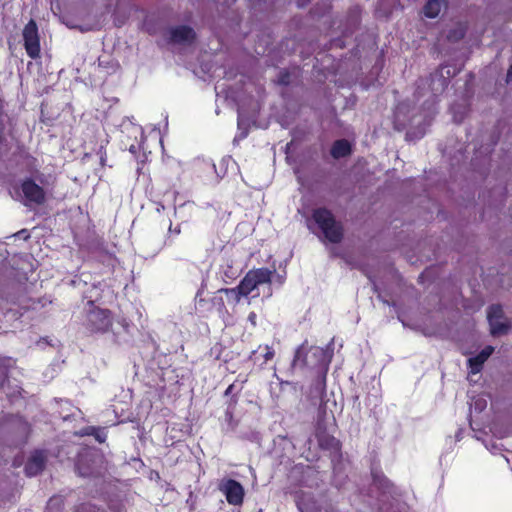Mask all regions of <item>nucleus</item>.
Segmentation results:
<instances>
[{"instance_id":"obj_12","label":"nucleus","mask_w":512,"mask_h":512,"mask_svg":"<svg viewBox=\"0 0 512 512\" xmlns=\"http://www.w3.org/2000/svg\"><path fill=\"white\" fill-rule=\"evenodd\" d=\"M372 484L383 494L393 495L396 493L395 485L377 468L371 469Z\"/></svg>"},{"instance_id":"obj_30","label":"nucleus","mask_w":512,"mask_h":512,"mask_svg":"<svg viewBox=\"0 0 512 512\" xmlns=\"http://www.w3.org/2000/svg\"><path fill=\"white\" fill-rule=\"evenodd\" d=\"M505 81H506L507 84L512 81V63L510 64V66H509V68L507 70Z\"/></svg>"},{"instance_id":"obj_10","label":"nucleus","mask_w":512,"mask_h":512,"mask_svg":"<svg viewBox=\"0 0 512 512\" xmlns=\"http://www.w3.org/2000/svg\"><path fill=\"white\" fill-rule=\"evenodd\" d=\"M329 458L332 465V482L337 487H341L348 480L347 468L349 461L344 459L342 451Z\"/></svg>"},{"instance_id":"obj_27","label":"nucleus","mask_w":512,"mask_h":512,"mask_svg":"<svg viewBox=\"0 0 512 512\" xmlns=\"http://www.w3.org/2000/svg\"><path fill=\"white\" fill-rule=\"evenodd\" d=\"M280 85H289L290 84V74L288 71L283 70L278 75V81Z\"/></svg>"},{"instance_id":"obj_19","label":"nucleus","mask_w":512,"mask_h":512,"mask_svg":"<svg viewBox=\"0 0 512 512\" xmlns=\"http://www.w3.org/2000/svg\"><path fill=\"white\" fill-rule=\"evenodd\" d=\"M467 30V22H457L452 28L448 30L446 39L450 43H457L465 37Z\"/></svg>"},{"instance_id":"obj_7","label":"nucleus","mask_w":512,"mask_h":512,"mask_svg":"<svg viewBox=\"0 0 512 512\" xmlns=\"http://www.w3.org/2000/svg\"><path fill=\"white\" fill-rule=\"evenodd\" d=\"M326 379L327 373L318 372L316 373L315 378L312 381L310 386V396L311 398L320 399L319 405V418H324L326 415L327 402L325 401L326 397Z\"/></svg>"},{"instance_id":"obj_23","label":"nucleus","mask_w":512,"mask_h":512,"mask_svg":"<svg viewBox=\"0 0 512 512\" xmlns=\"http://www.w3.org/2000/svg\"><path fill=\"white\" fill-rule=\"evenodd\" d=\"M504 317V311L500 304H492L487 309L488 322L491 320H501Z\"/></svg>"},{"instance_id":"obj_33","label":"nucleus","mask_w":512,"mask_h":512,"mask_svg":"<svg viewBox=\"0 0 512 512\" xmlns=\"http://www.w3.org/2000/svg\"><path fill=\"white\" fill-rule=\"evenodd\" d=\"M141 169H142V168H140V167H138V168H137V172H138V174H140Z\"/></svg>"},{"instance_id":"obj_9","label":"nucleus","mask_w":512,"mask_h":512,"mask_svg":"<svg viewBox=\"0 0 512 512\" xmlns=\"http://www.w3.org/2000/svg\"><path fill=\"white\" fill-rule=\"evenodd\" d=\"M325 245L338 244L344 237L343 226H308Z\"/></svg>"},{"instance_id":"obj_29","label":"nucleus","mask_w":512,"mask_h":512,"mask_svg":"<svg viewBox=\"0 0 512 512\" xmlns=\"http://www.w3.org/2000/svg\"><path fill=\"white\" fill-rule=\"evenodd\" d=\"M201 294L202 292L201 291H198L197 294H196V300H197V305L201 308L203 307L207 301L201 297Z\"/></svg>"},{"instance_id":"obj_13","label":"nucleus","mask_w":512,"mask_h":512,"mask_svg":"<svg viewBox=\"0 0 512 512\" xmlns=\"http://www.w3.org/2000/svg\"><path fill=\"white\" fill-rule=\"evenodd\" d=\"M196 38L195 31L187 26L180 25L170 30V41L177 44L192 43Z\"/></svg>"},{"instance_id":"obj_26","label":"nucleus","mask_w":512,"mask_h":512,"mask_svg":"<svg viewBox=\"0 0 512 512\" xmlns=\"http://www.w3.org/2000/svg\"><path fill=\"white\" fill-rule=\"evenodd\" d=\"M258 351H263V354H262V357H263L262 363L263 364L272 360L275 356V351H274L273 347H271L269 345H259L258 349L254 350L250 357H252L253 355H256L258 353Z\"/></svg>"},{"instance_id":"obj_11","label":"nucleus","mask_w":512,"mask_h":512,"mask_svg":"<svg viewBox=\"0 0 512 512\" xmlns=\"http://www.w3.org/2000/svg\"><path fill=\"white\" fill-rule=\"evenodd\" d=\"M46 465V455L44 451L36 450L27 460L24 471L28 477H33L40 474Z\"/></svg>"},{"instance_id":"obj_32","label":"nucleus","mask_w":512,"mask_h":512,"mask_svg":"<svg viewBox=\"0 0 512 512\" xmlns=\"http://www.w3.org/2000/svg\"><path fill=\"white\" fill-rule=\"evenodd\" d=\"M5 379H6V375H5V374H3L2 380H1V382H0V386H2V385H3V382L5 381Z\"/></svg>"},{"instance_id":"obj_3","label":"nucleus","mask_w":512,"mask_h":512,"mask_svg":"<svg viewBox=\"0 0 512 512\" xmlns=\"http://www.w3.org/2000/svg\"><path fill=\"white\" fill-rule=\"evenodd\" d=\"M274 271L268 268H257L249 270L241 279L237 287L239 293L247 297L262 284H271Z\"/></svg>"},{"instance_id":"obj_8","label":"nucleus","mask_w":512,"mask_h":512,"mask_svg":"<svg viewBox=\"0 0 512 512\" xmlns=\"http://www.w3.org/2000/svg\"><path fill=\"white\" fill-rule=\"evenodd\" d=\"M219 489L225 495L230 505H242L245 492L240 482L234 479H227L220 484Z\"/></svg>"},{"instance_id":"obj_31","label":"nucleus","mask_w":512,"mask_h":512,"mask_svg":"<svg viewBox=\"0 0 512 512\" xmlns=\"http://www.w3.org/2000/svg\"><path fill=\"white\" fill-rule=\"evenodd\" d=\"M172 227L173 226H169V231L175 232V233H180V226H175L174 230H172Z\"/></svg>"},{"instance_id":"obj_21","label":"nucleus","mask_w":512,"mask_h":512,"mask_svg":"<svg viewBox=\"0 0 512 512\" xmlns=\"http://www.w3.org/2000/svg\"><path fill=\"white\" fill-rule=\"evenodd\" d=\"M239 288L233 287V288H221L218 290V294H224L227 299V303L235 308L241 301V298L244 297L242 294L239 293Z\"/></svg>"},{"instance_id":"obj_35","label":"nucleus","mask_w":512,"mask_h":512,"mask_svg":"<svg viewBox=\"0 0 512 512\" xmlns=\"http://www.w3.org/2000/svg\"><path fill=\"white\" fill-rule=\"evenodd\" d=\"M20 233L24 234V233H26V230H21Z\"/></svg>"},{"instance_id":"obj_34","label":"nucleus","mask_w":512,"mask_h":512,"mask_svg":"<svg viewBox=\"0 0 512 512\" xmlns=\"http://www.w3.org/2000/svg\"><path fill=\"white\" fill-rule=\"evenodd\" d=\"M251 317H255V313H251L249 318H251Z\"/></svg>"},{"instance_id":"obj_36","label":"nucleus","mask_w":512,"mask_h":512,"mask_svg":"<svg viewBox=\"0 0 512 512\" xmlns=\"http://www.w3.org/2000/svg\"><path fill=\"white\" fill-rule=\"evenodd\" d=\"M80 474H81L82 476H86V475H88L87 473H82V472H80Z\"/></svg>"},{"instance_id":"obj_14","label":"nucleus","mask_w":512,"mask_h":512,"mask_svg":"<svg viewBox=\"0 0 512 512\" xmlns=\"http://www.w3.org/2000/svg\"><path fill=\"white\" fill-rule=\"evenodd\" d=\"M494 352V347L488 345L484 347L476 356L468 359V367L470 368V372L473 374L479 373L484 363Z\"/></svg>"},{"instance_id":"obj_28","label":"nucleus","mask_w":512,"mask_h":512,"mask_svg":"<svg viewBox=\"0 0 512 512\" xmlns=\"http://www.w3.org/2000/svg\"><path fill=\"white\" fill-rule=\"evenodd\" d=\"M98 154L100 155V164L102 167L106 165V152L103 146L99 148Z\"/></svg>"},{"instance_id":"obj_4","label":"nucleus","mask_w":512,"mask_h":512,"mask_svg":"<svg viewBox=\"0 0 512 512\" xmlns=\"http://www.w3.org/2000/svg\"><path fill=\"white\" fill-rule=\"evenodd\" d=\"M20 190L23 197L22 203L28 208L43 206L47 201L44 188L38 185L32 178L22 180Z\"/></svg>"},{"instance_id":"obj_5","label":"nucleus","mask_w":512,"mask_h":512,"mask_svg":"<svg viewBox=\"0 0 512 512\" xmlns=\"http://www.w3.org/2000/svg\"><path fill=\"white\" fill-rule=\"evenodd\" d=\"M22 36L24 41V48L27 55L34 60L40 58V36L37 23L34 19H30L28 23L24 26Z\"/></svg>"},{"instance_id":"obj_6","label":"nucleus","mask_w":512,"mask_h":512,"mask_svg":"<svg viewBox=\"0 0 512 512\" xmlns=\"http://www.w3.org/2000/svg\"><path fill=\"white\" fill-rule=\"evenodd\" d=\"M315 437L321 450L328 451L329 457L342 451V443L339 439L329 434L325 427L318 421Z\"/></svg>"},{"instance_id":"obj_2","label":"nucleus","mask_w":512,"mask_h":512,"mask_svg":"<svg viewBox=\"0 0 512 512\" xmlns=\"http://www.w3.org/2000/svg\"><path fill=\"white\" fill-rule=\"evenodd\" d=\"M84 325L91 333H107L113 325L112 313L109 309L100 308L93 301H88Z\"/></svg>"},{"instance_id":"obj_22","label":"nucleus","mask_w":512,"mask_h":512,"mask_svg":"<svg viewBox=\"0 0 512 512\" xmlns=\"http://www.w3.org/2000/svg\"><path fill=\"white\" fill-rule=\"evenodd\" d=\"M490 333L492 336H501L507 334L511 329V324L507 321L494 320L489 322Z\"/></svg>"},{"instance_id":"obj_24","label":"nucleus","mask_w":512,"mask_h":512,"mask_svg":"<svg viewBox=\"0 0 512 512\" xmlns=\"http://www.w3.org/2000/svg\"><path fill=\"white\" fill-rule=\"evenodd\" d=\"M222 295L223 294H218V291H217L215 293V295L211 298V304L217 310L219 315H224V314L228 313V310L226 308L224 298Z\"/></svg>"},{"instance_id":"obj_1","label":"nucleus","mask_w":512,"mask_h":512,"mask_svg":"<svg viewBox=\"0 0 512 512\" xmlns=\"http://www.w3.org/2000/svg\"><path fill=\"white\" fill-rule=\"evenodd\" d=\"M331 358L332 354L328 350L319 346H308L305 342L296 349L292 367L328 373Z\"/></svg>"},{"instance_id":"obj_16","label":"nucleus","mask_w":512,"mask_h":512,"mask_svg":"<svg viewBox=\"0 0 512 512\" xmlns=\"http://www.w3.org/2000/svg\"><path fill=\"white\" fill-rule=\"evenodd\" d=\"M240 390H241V387L236 390L235 383H232L227 387V389L224 392V395L229 397V399L227 401V409L225 412V415L227 418L231 419L233 417L234 409H235L236 405L238 404Z\"/></svg>"},{"instance_id":"obj_18","label":"nucleus","mask_w":512,"mask_h":512,"mask_svg":"<svg viewBox=\"0 0 512 512\" xmlns=\"http://www.w3.org/2000/svg\"><path fill=\"white\" fill-rule=\"evenodd\" d=\"M448 0H427L423 6L422 12L425 17L434 19L439 16L442 8L446 6Z\"/></svg>"},{"instance_id":"obj_15","label":"nucleus","mask_w":512,"mask_h":512,"mask_svg":"<svg viewBox=\"0 0 512 512\" xmlns=\"http://www.w3.org/2000/svg\"><path fill=\"white\" fill-rule=\"evenodd\" d=\"M296 506L300 512H320L313 496L304 492L297 495Z\"/></svg>"},{"instance_id":"obj_20","label":"nucleus","mask_w":512,"mask_h":512,"mask_svg":"<svg viewBox=\"0 0 512 512\" xmlns=\"http://www.w3.org/2000/svg\"><path fill=\"white\" fill-rule=\"evenodd\" d=\"M312 217L315 224H338L332 212L325 207L315 209Z\"/></svg>"},{"instance_id":"obj_17","label":"nucleus","mask_w":512,"mask_h":512,"mask_svg":"<svg viewBox=\"0 0 512 512\" xmlns=\"http://www.w3.org/2000/svg\"><path fill=\"white\" fill-rule=\"evenodd\" d=\"M352 153V146L346 139L334 141L331 146L330 154L334 159H340L349 156Z\"/></svg>"},{"instance_id":"obj_25","label":"nucleus","mask_w":512,"mask_h":512,"mask_svg":"<svg viewBox=\"0 0 512 512\" xmlns=\"http://www.w3.org/2000/svg\"><path fill=\"white\" fill-rule=\"evenodd\" d=\"M86 435L94 436L95 440L99 443H104L107 438V434L103 428L89 426L85 429Z\"/></svg>"}]
</instances>
